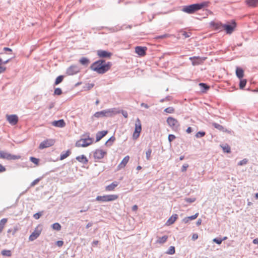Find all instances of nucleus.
Masks as SVG:
<instances>
[{
    "label": "nucleus",
    "instance_id": "5",
    "mask_svg": "<svg viewBox=\"0 0 258 258\" xmlns=\"http://www.w3.org/2000/svg\"><path fill=\"white\" fill-rule=\"evenodd\" d=\"M93 143V139L88 137L85 139H81L75 144L77 147H86Z\"/></svg>",
    "mask_w": 258,
    "mask_h": 258
},
{
    "label": "nucleus",
    "instance_id": "19",
    "mask_svg": "<svg viewBox=\"0 0 258 258\" xmlns=\"http://www.w3.org/2000/svg\"><path fill=\"white\" fill-rule=\"evenodd\" d=\"M51 124L55 127H63L66 125V122L63 119H60L52 121Z\"/></svg>",
    "mask_w": 258,
    "mask_h": 258
},
{
    "label": "nucleus",
    "instance_id": "20",
    "mask_svg": "<svg viewBox=\"0 0 258 258\" xmlns=\"http://www.w3.org/2000/svg\"><path fill=\"white\" fill-rule=\"evenodd\" d=\"M118 182L117 181H114L110 184L105 187V190L107 191H113L115 188L118 186Z\"/></svg>",
    "mask_w": 258,
    "mask_h": 258
},
{
    "label": "nucleus",
    "instance_id": "26",
    "mask_svg": "<svg viewBox=\"0 0 258 258\" xmlns=\"http://www.w3.org/2000/svg\"><path fill=\"white\" fill-rule=\"evenodd\" d=\"M80 63L83 66H88L90 62V60L85 57H83L79 60Z\"/></svg>",
    "mask_w": 258,
    "mask_h": 258
},
{
    "label": "nucleus",
    "instance_id": "36",
    "mask_svg": "<svg viewBox=\"0 0 258 258\" xmlns=\"http://www.w3.org/2000/svg\"><path fill=\"white\" fill-rule=\"evenodd\" d=\"M52 228L54 230H60L61 229V226L58 223H55L52 225Z\"/></svg>",
    "mask_w": 258,
    "mask_h": 258
},
{
    "label": "nucleus",
    "instance_id": "58",
    "mask_svg": "<svg viewBox=\"0 0 258 258\" xmlns=\"http://www.w3.org/2000/svg\"><path fill=\"white\" fill-rule=\"evenodd\" d=\"M132 210L134 211H136L138 210V206L135 205L133 206Z\"/></svg>",
    "mask_w": 258,
    "mask_h": 258
},
{
    "label": "nucleus",
    "instance_id": "7",
    "mask_svg": "<svg viewBox=\"0 0 258 258\" xmlns=\"http://www.w3.org/2000/svg\"><path fill=\"white\" fill-rule=\"evenodd\" d=\"M236 27V23L235 21L232 20L230 24H224L223 26V30H224L227 34H230L234 30Z\"/></svg>",
    "mask_w": 258,
    "mask_h": 258
},
{
    "label": "nucleus",
    "instance_id": "6",
    "mask_svg": "<svg viewBox=\"0 0 258 258\" xmlns=\"http://www.w3.org/2000/svg\"><path fill=\"white\" fill-rule=\"evenodd\" d=\"M142 131V124L139 118H137L136 120L135 128L134 132L133 134V139L137 140L140 136Z\"/></svg>",
    "mask_w": 258,
    "mask_h": 258
},
{
    "label": "nucleus",
    "instance_id": "10",
    "mask_svg": "<svg viewBox=\"0 0 258 258\" xmlns=\"http://www.w3.org/2000/svg\"><path fill=\"white\" fill-rule=\"evenodd\" d=\"M54 143L55 140L54 139H46L40 144L39 148L40 149H43L44 148H48L52 146Z\"/></svg>",
    "mask_w": 258,
    "mask_h": 258
},
{
    "label": "nucleus",
    "instance_id": "41",
    "mask_svg": "<svg viewBox=\"0 0 258 258\" xmlns=\"http://www.w3.org/2000/svg\"><path fill=\"white\" fill-rule=\"evenodd\" d=\"M205 135V133L204 132H199L196 134L197 138H201L204 137Z\"/></svg>",
    "mask_w": 258,
    "mask_h": 258
},
{
    "label": "nucleus",
    "instance_id": "27",
    "mask_svg": "<svg viewBox=\"0 0 258 258\" xmlns=\"http://www.w3.org/2000/svg\"><path fill=\"white\" fill-rule=\"evenodd\" d=\"M7 221V218H3L0 221V233L3 231Z\"/></svg>",
    "mask_w": 258,
    "mask_h": 258
},
{
    "label": "nucleus",
    "instance_id": "24",
    "mask_svg": "<svg viewBox=\"0 0 258 258\" xmlns=\"http://www.w3.org/2000/svg\"><path fill=\"white\" fill-rule=\"evenodd\" d=\"M245 4L251 7H255L258 4V0H245Z\"/></svg>",
    "mask_w": 258,
    "mask_h": 258
},
{
    "label": "nucleus",
    "instance_id": "62",
    "mask_svg": "<svg viewBox=\"0 0 258 258\" xmlns=\"http://www.w3.org/2000/svg\"><path fill=\"white\" fill-rule=\"evenodd\" d=\"M189 220H190L189 219V218H188V217H187L183 219V221H184L185 223H187V222H188Z\"/></svg>",
    "mask_w": 258,
    "mask_h": 258
},
{
    "label": "nucleus",
    "instance_id": "38",
    "mask_svg": "<svg viewBox=\"0 0 258 258\" xmlns=\"http://www.w3.org/2000/svg\"><path fill=\"white\" fill-rule=\"evenodd\" d=\"M151 153H152V150L151 149H149L146 153L147 160H149L150 159Z\"/></svg>",
    "mask_w": 258,
    "mask_h": 258
},
{
    "label": "nucleus",
    "instance_id": "63",
    "mask_svg": "<svg viewBox=\"0 0 258 258\" xmlns=\"http://www.w3.org/2000/svg\"><path fill=\"white\" fill-rule=\"evenodd\" d=\"M4 50L5 51H12V49L8 47H5L4 48Z\"/></svg>",
    "mask_w": 258,
    "mask_h": 258
},
{
    "label": "nucleus",
    "instance_id": "61",
    "mask_svg": "<svg viewBox=\"0 0 258 258\" xmlns=\"http://www.w3.org/2000/svg\"><path fill=\"white\" fill-rule=\"evenodd\" d=\"M253 243L255 244H258V238H255L253 240Z\"/></svg>",
    "mask_w": 258,
    "mask_h": 258
},
{
    "label": "nucleus",
    "instance_id": "8",
    "mask_svg": "<svg viewBox=\"0 0 258 258\" xmlns=\"http://www.w3.org/2000/svg\"><path fill=\"white\" fill-rule=\"evenodd\" d=\"M0 158L6 159L7 160H17L21 158L20 155H12L3 151H0Z\"/></svg>",
    "mask_w": 258,
    "mask_h": 258
},
{
    "label": "nucleus",
    "instance_id": "54",
    "mask_svg": "<svg viewBox=\"0 0 258 258\" xmlns=\"http://www.w3.org/2000/svg\"><path fill=\"white\" fill-rule=\"evenodd\" d=\"M121 113L125 118H127L128 117V114L126 111L122 110L121 111Z\"/></svg>",
    "mask_w": 258,
    "mask_h": 258
},
{
    "label": "nucleus",
    "instance_id": "39",
    "mask_svg": "<svg viewBox=\"0 0 258 258\" xmlns=\"http://www.w3.org/2000/svg\"><path fill=\"white\" fill-rule=\"evenodd\" d=\"M164 111L167 113H172L174 112V109L172 107H169L166 108Z\"/></svg>",
    "mask_w": 258,
    "mask_h": 258
},
{
    "label": "nucleus",
    "instance_id": "53",
    "mask_svg": "<svg viewBox=\"0 0 258 258\" xmlns=\"http://www.w3.org/2000/svg\"><path fill=\"white\" fill-rule=\"evenodd\" d=\"M56 244L59 247H61L62 246V245L63 244V242L62 241H57L56 242Z\"/></svg>",
    "mask_w": 258,
    "mask_h": 258
},
{
    "label": "nucleus",
    "instance_id": "45",
    "mask_svg": "<svg viewBox=\"0 0 258 258\" xmlns=\"http://www.w3.org/2000/svg\"><path fill=\"white\" fill-rule=\"evenodd\" d=\"M198 215H199V213H197L194 215L188 217V218H189V219L190 220H195V219H196L198 217Z\"/></svg>",
    "mask_w": 258,
    "mask_h": 258
},
{
    "label": "nucleus",
    "instance_id": "57",
    "mask_svg": "<svg viewBox=\"0 0 258 258\" xmlns=\"http://www.w3.org/2000/svg\"><path fill=\"white\" fill-rule=\"evenodd\" d=\"M191 131H192V130H191V128L190 127H188L186 131V133L188 134L191 133Z\"/></svg>",
    "mask_w": 258,
    "mask_h": 258
},
{
    "label": "nucleus",
    "instance_id": "13",
    "mask_svg": "<svg viewBox=\"0 0 258 258\" xmlns=\"http://www.w3.org/2000/svg\"><path fill=\"white\" fill-rule=\"evenodd\" d=\"M7 120L10 124L14 125H16L18 122V117L16 114L6 115Z\"/></svg>",
    "mask_w": 258,
    "mask_h": 258
},
{
    "label": "nucleus",
    "instance_id": "2",
    "mask_svg": "<svg viewBox=\"0 0 258 258\" xmlns=\"http://www.w3.org/2000/svg\"><path fill=\"white\" fill-rule=\"evenodd\" d=\"M208 4L209 2H204L200 4L186 6L183 8L182 11L188 14H192L205 7H207Z\"/></svg>",
    "mask_w": 258,
    "mask_h": 258
},
{
    "label": "nucleus",
    "instance_id": "43",
    "mask_svg": "<svg viewBox=\"0 0 258 258\" xmlns=\"http://www.w3.org/2000/svg\"><path fill=\"white\" fill-rule=\"evenodd\" d=\"M199 85L201 87L202 89L207 90L209 88V87L204 83H200Z\"/></svg>",
    "mask_w": 258,
    "mask_h": 258
},
{
    "label": "nucleus",
    "instance_id": "46",
    "mask_svg": "<svg viewBox=\"0 0 258 258\" xmlns=\"http://www.w3.org/2000/svg\"><path fill=\"white\" fill-rule=\"evenodd\" d=\"M62 93L61 90L60 88H56L54 90V94L56 95H60Z\"/></svg>",
    "mask_w": 258,
    "mask_h": 258
},
{
    "label": "nucleus",
    "instance_id": "48",
    "mask_svg": "<svg viewBox=\"0 0 258 258\" xmlns=\"http://www.w3.org/2000/svg\"><path fill=\"white\" fill-rule=\"evenodd\" d=\"M188 167V165L187 164H184L181 167L182 172L186 171Z\"/></svg>",
    "mask_w": 258,
    "mask_h": 258
},
{
    "label": "nucleus",
    "instance_id": "12",
    "mask_svg": "<svg viewBox=\"0 0 258 258\" xmlns=\"http://www.w3.org/2000/svg\"><path fill=\"white\" fill-rule=\"evenodd\" d=\"M80 68L76 65L70 66L67 70V74L69 76L75 75L80 72Z\"/></svg>",
    "mask_w": 258,
    "mask_h": 258
},
{
    "label": "nucleus",
    "instance_id": "17",
    "mask_svg": "<svg viewBox=\"0 0 258 258\" xmlns=\"http://www.w3.org/2000/svg\"><path fill=\"white\" fill-rule=\"evenodd\" d=\"M147 48L146 47L136 46L135 47V52L140 56H144L146 54Z\"/></svg>",
    "mask_w": 258,
    "mask_h": 258
},
{
    "label": "nucleus",
    "instance_id": "1",
    "mask_svg": "<svg viewBox=\"0 0 258 258\" xmlns=\"http://www.w3.org/2000/svg\"><path fill=\"white\" fill-rule=\"evenodd\" d=\"M111 66V62L100 59L93 62L90 66V69L98 74H103L108 71Z\"/></svg>",
    "mask_w": 258,
    "mask_h": 258
},
{
    "label": "nucleus",
    "instance_id": "56",
    "mask_svg": "<svg viewBox=\"0 0 258 258\" xmlns=\"http://www.w3.org/2000/svg\"><path fill=\"white\" fill-rule=\"evenodd\" d=\"M6 171V168L2 164H0V172H4Z\"/></svg>",
    "mask_w": 258,
    "mask_h": 258
},
{
    "label": "nucleus",
    "instance_id": "64",
    "mask_svg": "<svg viewBox=\"0 0 258 258\" xmlns=\"http://www.w3.org/2000/svg\"><path fill=\"white\" fill-rule=\"evenodd\" d=\"M183 35L185 37H188L189 36L187 34V33L185 32H184L183 33Z\"/></svg>",
    "mask_w": 258,
    "mask_h": 258
},
{
    "label": "nucleus",
    "instance_id": "22",
    "mask_svg": "<svg viewBox=\"0 0 258 258\" xmlns=\"http://www.w3.org/2000/svg\"><path fill=\"white\" fill-rule=\"evenodd\" d=\"M178 218V215L177 214L172 215L167 221L166 225L169 226L173 224Z\"/></svg>",
    "mask_w": 258,
    "mask_h": 258
},
{
    "label": "nucleus",
    "instance_id": "29",
    "mask_svg": "<svg viewBox=\"0 0 258 258\" xmlns=\"http://www.w3.org/2000/svg\"><path fill=\"white\" fill-rule=\"evenodd\" d=\"M168 237V236L166 235L163 236L161 237H159L157 240V243L163 244L167 241Z\"/></svg>",
    "mask_w": 258,
    "mask_h": 258
},
{
    "label": "nucleus",
    "instance_id": "4",
    "mask_svg": "<svg viewBox=\"0 0 258 258\" xmlns=\"http://www.w3.org/2000/svg\"><path fill=\"white\" fill-rule=\"evenodd\" d=\"M118 197L116 195H108L104 196H98L96 197V200L99 202H107L113 201L118 199Z\"/></svg>",
    "mask_w": 258,
    "mask_h": 258
},
{
    "label": "nucleus",
    "instance_id": "25",
    "mask_svg": "<svg viewBox=\"0 0 258 258\" xmlns=\"http://www.w3.org/2000/svg\"><path fill=\"white\" fill-rule=\"evenodd\" d=\"M76 160L81 162V163H82L83 164H87L88 162V159L87 158V157L84 155H81V156H79L78 157H76Z\"/></svg>",
    "mask_w": 258,
    "mask_h": 258
},
{
    "label": "nucleus",
    "instance_id": "30",
    "mask_svg": "<svg viewBox=\"0 0 258 258\" xmlns=\"http://www.w3.org/2000/svg\"><path fill=\"white\" fill-rule=\"evenodd\" d=\"M71 154V152L69 150L65 152H63L61 154L60 156V160H62L67 158Z\"/></svg>",
    "mask_w": 258,
    "mask_h": 258
},
{
    "label": "nucleus",
    "instance_id": "44",
    "mask_svg": "<svg viewBox=\"0 0 258 258\" xmlns=\"http://www.w3.org/2000/svg\"><path fill=\"white\" fill-rule=\"evenodd\" d=\"M247 160L246 159H244L242 160H241V161H240L238 163V165L239 166H241V165H245V164H247Z\"/></svg>",
    "mask_w": 258,
    "mask_h": 258
},
{
    "label": "nucleus",
    "instance_id": "51",
    "mask_svg": "<svg viewBox=\"0 0 258 258\" xmlns=\"http://www.w3.org/2000/svg\"><path fill=\"white\" fill-rule=\"evenodd\" d=\"M6 70V67L5 66H0V74L4 73Z\"/></svg>",
    "mask_w": 258,
    "mask_h": 258
},
{
    "label": "nucleus",
    "instance_id": "52",
    "mask_svg": "<svg viewBox=\"0 0 258 258\" xmlns=\"http://www.w3.org/2000/svg\"><path fill=\"white\" fill-rule=\"evenodd\" d=\"M195 200H196L195 199H191V198H187L185 199V201L188 203H192V202H195Z\"/></svg>",
    "mask_w": 258,
    "mask_h": 258
},
{
    "label": "nucleus",
    "instance_id": "16",
    "mask_svg": "<svg viewBox=\"0 0 258 258\" xmlns=\"http://www.w3.org/2000/svg\"><path fill=\"white\" fill-rule=\"evenodd\" d=\"M97 55L100 58H110L112 53L103 50H98L97 51Z\"/></svg>",
    "mask_w": 258,
    "mask_h": 258
},
{
    "label": "nucleus",
    "instance_id": "49",
    "mask_svg": "<svg viewBox=\"0 0 258 258\" xmlns=\"http://www.w3.org/2000/svg\"><path fill=\"white\" fill-rule=\"evenodd\" d=\"M175 136L173 135H169L168 136V140L170 142H172L175 139Z\"/></svg>",
    "mask_w": 258,
    "mask_h": 258
},
{
    "label": "nucleus",
    "instance_id": "32",
    "mask_svg": "<svg viewBox=\"0 0 258 258\" xmlns=\"http://www.w3.org/2000/svg\"><path fill=\"white\" fill-rule=\"evenodd\" d=\"M1 253L3 255L7 256H11L12 255V252L10 250H3Z\"/></svg>",
    "mask_w": 258,
    "mask_h": 258
},
{
    "label": "nucleus",
    "instance_id": "42",
    "mask_svg": "<svg viewBox=\"0 0 258 258\" xmlns=\"http://www.w3.org/2000/svg\"><path fill=\"white\" fill-rule=\"evenodd\" d=\"M40 180V178H37L35 180H34L31 183V186L33 187L35 186L36 184H37L39 181Z\"/></svg>",
    "mask_w": 258,
    "mask_h": 258
},
{
    "label": "nucleus",
    "instance_id": "59",
    "mask_svg": "<svg viewBox=\"0 0 258 258\" xmlns=\"http://www.w3.org/2000/svg\"><path fill=\"white\" fill-rule=\"evenodd\" d=\"M141 106L142 107H144L146 108H149V106L147 104H145V103H144L141 104Z\"/></svg>",
    "mask_w": 258,
    "mask_h": 258
},
{
    "label": "nucleus",
    "instance_id": "50",
    "mask_svg": "<svg viewBox=\"0 0 258 258\" xmlns=\"http://www.w3.org/2000/svg\"><path fill=\"white\" fill-rule=\"evenodd\" d=\"M213 241L218 244H220L222 243V240L218 238H214L213 239Z\"/></svg>",
    "mask_w": 258,
    "mask_h": 258
},
{
    "label": "nucleus",
    "instance_id": "47",
    "mask_svg": "<svg viewBox=\"0 0 258 258\" xmlns=\"http://www.w3.org/2000/svg\"><path fill=\"white\" fill-rule=\"evenodd\" d=\"M42 213L41 212L37 213L33 215V217L35 219H38L41 216Z\"/></svg>",
    "mask_w": 258,
    "mask_h": 258
},
{
    "label": "nucleus",
    "instance_id": "55",
    "mask_svg": "<svg viewBox=\"0 0 258 258\" xmlns=\"http://www.w3.org/2000/svg\"><path fill=\"white\" fill-rule=\"evenodd\" d=\"M198 234L197 233L193 234V235L192 236V239L194 240H196L197 239H198Z\"/></svg>",
    "mask_w": 258,
    "mask_h": 258
},
{
    "label": "nucleus",
    "instance_id": "60",
    "mask_svg": "<svg viewBox=\"0 0 258 258\" xmlns=\"http://www.w3.org/2000/svg\"><path fill=\"white\" fill-rule=\"evenodd\" d=\"M201 223H202V220H201V219H199L197 221V225L198 226H199V225H200L201 224Z\"/></svg>",
    "mask_w": 258,
    "mask_h": 258
},
{
    "label": "nucleus",
    "instance_id": "21",
    "mask_svg": "<svg viewBox=\"0 0 258 258\" xmlns=\"http://www.w3.org/2000/svg\"><path fill=\"white\" fill-rule=\"evenodd\" d=\"M211 26L214 30L222 31L223 30V26L220 22H211Z\"/></svg>",
    "mask_w": 258,
    "mask_h": 258
},
{
    "label": "nucleus",
    "instance_id": "35",
    "mask_svg": "<svg viewBox=\"0 0 258 258\" xmlns=\"http://www.w3.org/2000/svg\"><path fill=\"white\" fill-rule=\"evenodd\" d=\"M175 252V247L173 246H170L168 251H166V253L168 254H173Z\"/></svg>",
    "mask_w": 258,
    "mask_h": 258
},
{
    "label": "nucleus",
    "instance_id": "34",
    "mask_svg": "<svg viewBox=\"0 0 258 258\" xmlns=\"http://www.w3.org/2000/svg\"><path fill=\"white\" fill-rule=\"evenodd\" d=\"M247 83V81L246 79H241L240 80V83H239V88L241 89H242L244 88V87L245 86Z\"/></svg>",
    "mask_w": 258,
    "mask_h": 258
},
{
    "label": "nucleus",
    "instance_id": "37",
    "mask_svg": "<svg viewBox=\"0 0 258 258\" xmlns=\"http://www.w3.org/2000/svg\"><path fill=\"white\" fill-rule=\"evenodd\" d=\"M63 76H59L57 77L55 80V84L58 85V84L60 83L63 80Z\"/></svg>",
    "mask_w": 258,
    "mask_h": 258
},
{
    "label": "nucleus",
    "instance_id": "31",
    "mask_svg": "<svg viewBox=\"0 0 258 258\" xmlns=\"http://www.w3.org/2000/svg\"><path fill=\"white\" fill-rule=\"evenodd\" d=\"M221 147L222 148L224 152L229 153L231 152V149L229 145L227 144L221 145Z\"/></svg>",
    "mask_w": 258,
    "mask_h": 258
},
{
    "label": "nucleus",
    "instance_id": "23",
    "mask_svg": "<svg viewBox=\"0 0 258 258\" xmlns=\"http://www.w3.org/2000/svg\"><path fill=\"white\" fill-rule=\"evenodd\" d=\"M107 131H102L98 132L96 135V142L99 141L103 137H104L107 134Z\"/></svg>",
    "mask_w": 258,
    "mask_h": 258
},
{
    "label": "nucleus",
    "instance_id": "40",
    "mask_svg": "<svg viewBox=\"0 0 258 258\" xmlns=\"http://www.w3.org/2000/svg\"><path fill=\"white\" fill-rule=\"evenodd\" d=\"M30 161L31 162L34 163L36 165H38V163H39V159H38L36 158L35 157H30Z\"/></svg>",
    "mask_w": 258,
    "mask_h": 258
},
{
    "label": "nucleus",
    "instance_id": "14",
    "mask_svg": "<svg viewBox=\"0 0 258 258\" xmlns=\"http://www.w3.org/2000/svg\"><path fill=\"white\" fill-rule=\"evenodd\" d=\"M206 58V57H200L199 56H194L189 58L190 60L192 61V64L194 66L201 64Z\"/></svg>",
    "mask_w": 258,
    "mask_h": 258
},
{
    "label": "nucleus",
    "instance_id": "3",
    "mask_svg": "<svg viewBox=\"0 0 258 258\" xmlns=\"http://www.w3.org/2000/svg\"><path fill=\"white\" fill-rule=\"evenodd\" d=\"M119 111L115 110L114 108L108 109L104 110L101 111L96 112L93 115V116L96 118H100L103 117H111L113 115L119 113Z\"/></svg>",
    "mask_w": 258,
    "mask_h": 258
},
{
    "label": "nucleus",
    "instance_id": "28",
    "mask_svg": "<svg viewBox=\"0 0 258 258\" xmlns=\"http://www.w3.org/2000/svg\"><path fill=\"white\" fill-rule=\"evenodd\" d=\"M236 74L237 77L239 79H242L243 77V71L240 68H237L236 70Z\"/></svg>",
    "mask_w": 258,
    "mask_h": 258
},
{
    "label": "nucleus",
    "instance_id": "33",
    "mask_svg": "<svg viewBox=\"0 0 258 258\" xmlns=\"http://www.w3.org/2000/svg\"><path fill=\"white\" fill-rule=\"evenodd\" d=\"M212 125H213V126L214 127H215L216 128L218 129V130L224 131V128L221 125H220V124H219L218 123H215V122L213 123Z\"/></svg>",
    "mask_w": 258,
    "mask_h": 258
},
{
    "label": "nucleus",
    "instance_id": "15",
    "mask_svg": "<svg viewBox=\"0 0 258 258\" xmlns=\"http://www.w3.org/2000/svg\"><path fill=\"white\" fill-rule=\"evenodd\" d=\"M106 155V151L101 149H97L94 153V157L95 159H102Z\"/></svg>",
    "mask_w": 258,
    "mask_h": 258
},
{
    "label": "nucleus",
    "instance_id": "18",
    "mask_svg": "<svg viewBox=\"0 0 258 258\" xmlns=\"http://www.w3.org/2000/svg\"><path fill=\"white\" fill-rule=\"evenodd\" d=\"M130 160V156H126L124 158L122 159V160L121 161V162L118 164L117 169L118 170H119L125 167L127 163Z\"/></svg>",
    "mask_w": 258,
    "mask_h": 258
},
{
    "label": "nucleus",
    "instance_id": "11",
    "mask_svg": "<svg viewBox=\"0 0 258 258\" xmlns=\"http://www.w3.org/2000/svg\"><path fill=\"white\" fill-rule=\"evenodd\" d=\"M41 231L42 229L39 226H37L32 233L30 235L29 237V240L33 241L36 239L40 235Z\"/></svg>",
    "mask_w": 258,
    "mask_h": 258
},
{
    "label": "nucleus",
    "instance_id": "9",
    "mask_svg": "<svg viewBox=\"0 0 258 258\" xmlns=\"http://www.w3.org/2000/svg\"><path fill=\"white\" fill-rule=\"evenodd\" d=\"M167 122L168 125L173 130H176L179 126L178 120L172 117H168Z\"/></svg>",
    "mask_w": 258,
    "mask_h": 258
}]
</instances>
